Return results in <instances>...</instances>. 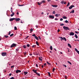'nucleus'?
<instances>
[{
	"instance_id": "f257e3e1",
	"label": "nucleus",
	"mask_w": 79,
	"mask_h": 79,
	"mask_svg": "<svg viewBox=\"0 0 79 79\" xmlns=\"http://www.w3.org/2000/svg\"><path fill=\"white\" fill-rule=\"evenodd\" d=\"M45 3V0H43L41 1V2L39 3V2H37V4L38 5H40V6L41 5V4H42V3Z\"/></svg>"
},
{
	"instance_id": "f03ea898",
	"label": "nucleus",
	"mask_w": 79,
	"mask_h": 79,
	"mask_svg": "<svg viewBox=\"0 0 79 79\" xmlns=\"http://www.w3.org/2000/svg\"><path fill=\"white\" fill-rule=\"evenodd\" d=\"M63 28L65 30H69L70 29H69V27H66L65 26H64L63 27Z\"/></svg>"
},
{
	"instance_id": "7ed1b4c3",
	"label": "nucleus",
	"mask_w": 79,
	"mask_h": 79,
	"mask_svg": "<svg viewBox=\"0 0 79 79\" xmlns=\"http://www.w3.org/2000/svg\"><path fill=\"white\" fill-rule=\"evenodd\" d=\"M16 47V44L13 43L10 46V48H12V47Z\"/></svg>"
},
{
	"instance_id": "20e7f679",
	"label": "nucleus",
	"mask_w": 79,
	"mask_h": 79,
	"mask_svg": "<svg viewBox=\"0 0 79 79\" xmlns=\"http://www.w3.org/2000/svg\"><path fill=\"white\" fill-rule=\"evenodd\" d=\"M2 56H6V52H2Z\"/></svg>"
},
{
	"instance_id": "39448f33",
	"label": "nucleus",
	"mask_w": 79,
	"mask_h": 79,
	"mask_svg": "<svg viewBox=\"0 0 79 79\" xmlns=\"http://www.w3.org/2000/svg\"><path fill=\"white\" fill-rule=\"evenodd\" d=\"M21 71L17 69L16 71V74H18L19 73H21Z\"/></svg>"
},
{
	"instance_id": "423d86ee",
	"label": "nucleus",
	"mask_w": 79,
	"mask_h": 79,
	"mask_svg": "<svg viewBox=\"0 0 79 79\" xmlns=\"http://www.w3.org/2000/svg\"><path fill=\"white\" fill-rule=\"evenodd\" d=\"M49 18H51V19H54L55 17L53 15H50L49 16Z\"/></svg>"
},
{
	"instance_id": "0eeeda50",
	"label": "nucleus",
	"mask_w": 79,
	"mask_h": 79,
	"mask_svg": "<svg viewBox=\"0 0 79 79\" xmlns=\"http://www.w3.org/2000/svg\"><path fill=\"white\" fill-rule=\"evenodd\" d=\"M15 20L17 22V21H20V19L19 18L15 19Z\"/></svg>"
},
{
	"instance_id": "6e6552de",
	"label": "nucleus",
	"mask_w": 79,
	"mask_h": 79,
	"mask_svg": "<svg viewBox=\"0 0 79 79\" xmlns=\"http://www.w3.org/2000/svg\"><path fill=\"white\" fill-rule=\"evenodd\" d=\"M15 18H11L10 19V21H13L15 20Z\"/></svg>"
},
{
	"instance_id": "1a4fd4ad",
	"label": "nucleus",
	"mask_w": 79,
	"mask_h": 79,
	"mask_svg": "<svg viewBox=\"0 0 79 79\" xmlns=\"http://www.w3.org/2000/svg\"><path fill=\"white\" fill-rule=\"evenodd\" d=\"M32 71H33V72H34L35 73V74H36L37 73V70H34V69H33L32 70Z\"/></svg>"
},
{
	"instance_id": "9d476101",
	"label": "nucleus",
	"mask_w": 79,
	"mask_h": 79,
	"mask_svg": "<svg viewBox=\"0 0 79 79\" xmlns=\"http://www.w3.org/2000/svg\"><path fill=\"white\" fill-rule=\"evenodd\" d=\"M73 7H74V5H71L70 7H69V9H72Z\"/></svg>"
},
{
	"instance_id": "9b49d317",
	"label": "nucleus",
	"mask_w": 79,
	"mask_h": 79,
	"mask_svg": "<svg viewBox=\"0 0 79 79\" xmlns=\"http://www.w3.org/2000/svg\"><path fill=\"white\" fill-rule=\"evenodd\" d=\"M74 33L73 32H71L69 34L70 35H74Z\"/></svg>"
},
{
	"instance_id": "f8f14e48",
	"label": "nucleus",
	"mask_w": 79,
	"mask_h": 79,
	"mask_svg": "<svg viewBox=\"0 0 79 79\" xmlns=\"http://www.w3.org/2000/svg\"><path fill=\"white\" fill-rule=\"evenodd\" d=\"M60 15L59 14H56L55 15V16L56 17H58V16H60Z\"/></svg>"
},
{
	"instance_id": "ddd939ff",
	"label": "nucleus",
	"mask_w": 79,
	"mask_h": 79,
	"mask_svg": "<svg viewBox=\"0 0 79 79\" xmlns=\"http://www.w3.org/2000/svg\"><path fill=\"white\" fill-rule=\"evenodd\" d=\"M52 6L53 7H57L58 6L56 5H52Z\"/></svg>"
},
{
	"instance_id": "4468645a",
	"label": "nucleus",
	"mask_w": 79,
	"mask_h": 79,
	"mask_svg": "<svg viewBox=\"0 0 79 79\" xmlns=\"http://www.w3.org/2000/svg\"><path fill=\"white\" fill-rule=\"evenodd\" d=\"M24 73L25 75H26V74H27L28 73V72H27L24 71Z\"/></svg>"
},
{
	"instance_id": "2eb2a0df",
	"label": "nucleus",
	"mask_w": 79,
	"mask_h": 79,
	"mask_svg": "<svg viewBox=\"0 0 79 79\" xmlns=\"http://www.w3.org/2000/svg\"><path fill=\"white\" fill-rule=\"evenodd\" d=\"M15 15V13H12V14H11L10 16L11 17H12V16H13Z\"/></svg>"
},
{
	"instance_id": "dca6fc26",
	"label": "nucleus",
	"mask_w": 79,
	"mask_h": 79,
	"mask_svg": "<svg viewBox=\"0 0 79 79\" xmlns=\"http://www.w3.org/2000/svg\"><path fill=\"white\" fill-rule=\"evenodd\" d=\"M35 39H36V40H39V38L37 37V36H36L35 37Z\"/></svg>"
},
{
	"instance_id": "f3484780",
	"label": "nucleus",
	"mask_w": 79,
	"mask_h": 79,
	"mask_svg": "<svg viewBox=\"0 0 79 79\" xmlns=\"http://www.w3.org/2000/svg\"><path fill=\"white\" fill-rule=\"evenodd\" d=\"M68 46H69V47H70V48H71V44H68Z\"/></svg>"
},
{
	"instance_id": "a211bd4d",
	"label": "nucleus",
	"mask_w": 79,
	"mask_h": 79,
	"mask_svg": "<svg viewBox=\"0 0 79 79\" xmlns=\"http://www.w3.org/2000/svg\"><path fill=\"white\" fill-rule=\"evenodd\" d=\"M36 44L38 45V46H39V43L37 41L36 42Z\"/></svg>"
},
{
	"instance_id": "6ab92c4d",
	"label": "nucleus",
	"mask_w": 79,
	"mask_h": 79,
	"mask_svg": "<svg viewBox=\"0 0 79 79\" xmlns=\"http://www.w3.org/2000/svg\"><path fill=\"white\" fill-rule=\"evenodd\" d=\"M50 49L51 50H53V48L52 47V46H51L50 47Z\"/></svg>"
},
{
	"instance_id": "aec40b11",
	"label": "nucleus",
	"mask_w": 79,
	"mask_h": 79,
	"mask_svg": "<svg viewBox=\"0 0 79 79\" xmlns=\"http://www.w3.org/2000/svg\"><path fill=\"white\" fill-rule=\"evenodd\" d=\"M74 13V10H73L71 12H70V13Z\"/></svg>"
},
{
	"instance_id": "412c9836",
	"label": "nucleus",
	"mask_w": 79,
	"mask_h": 79,
	"mask_svg": "<svg viewBox=\"0 0 79 79\" xmlns=\"http://www.w3.org/2000/svg\"><path fill=\"white\" fill-rule=\"evenodd\" d=\"M75 37L76 39H77V38H78V36H77V35H76V34L75 35Z\"/></svg>"
},
{
	"instance_id": "4be33fe9",
	"label": "nucleus",
	"mask_w": 79,
	"mask_h": 79,
	"mask_svg": "<svg viewBox=\"0 0 79 79\" xmlns=\"http://www.w3.org/2000/svg\"><path fill=\"white\" fill-rule=\"evenodd\" d=\"M36 74H37V76H40V73H37Z\"/></svg>"
},
{
	"instance_id": "5701e85b",
	"label": "nucleus",
	"mask_w": 79,
	"mask_h": 79,
	"mask_svg": "<svg viewBox=\"0 0 79 79\" xmlns=\"http://www.w3.org/2000/svg\"><path fill=\"white\" fill-rule=\"evenodd\" d=\"M63 19H67V18L65 16H64L63 17Z\"/></svg>"
},
{
	"instance_id": "b1692460",
	"label": "nucleus",
	"mask_w": 79,
	"mask_h": 79,
	"mask_svg": "<svg viewBox=\"0 0 79 79\" xmlns=\"http://www.w3.org/2000/svg\"><path fill=\"white\" fill-rule=\"evenodd\" d=\"M39 60L40 61H43V60L42 59H41V58H40V57H39Z\"/></svg>"
},
{
	"instance_id": "393cba45",
	"label": "nucleus",
	"mask_w": 79,
	"mask_h": 79,
	"mask_svg": "<svg viewBox=\"0 0 79 79\" xmlns=\"http://www.w3.org/2000/svg\"><path fill=\"white\" fill-rule=\"evenodd\" d=\"M67 62L68 63L70 64H72L71 63V62H70L69 61H67Z\"/></svg>"
},
{
	"instance_id": "a878e982",
	"label": "nucleus",
	"mask_w": 79,
	"mask_h": 79,
	"mask_svg": "<svg viewBox=\"0 0 79 79\" xmlns=\"http://www.w3.org/2000/svg\"><path fill=\"white\" fill-rule=\"evenodd\" d=\"M36 46V45H34L33 46H32V48H35Z\"/></svg>"
},
{
	"instance_id": "bb28decb",
	"label": "nucleus",
	"mask_w": 79,
	"mask_h": 79,
	"mask_svg": "<svg viewBox=\"0 0 79 79\" xmlns=\"http://www.w3.org/2000/svg\"><path fill=\"white\" fill-rule=\"evenodd\" d=\"M24 53V56H26V55H27V53L26 52H23Z\"/></svg>"
},
{
	"instance_id": "cd10ccee",
	"label": "nucleus",
	"mask_w": 79,
	"mask_h": 79,
	"mask_svg": "<svg viewBox=\"0 0 79 79\" xmlns=\"http://www.w3.org/2000/svg\"><path fill=\"white\" fill-rule=\"evenodd\" d=\"M48 74L49 77H51V75H50V73L49 72H48Z\"/></svg>"
},
{
	"instance_id": "c85d7f7f",
	"label": "nucleus",
	"mask_w": 79,
	"mask_h": 79,
	"mask_svg": "<svg viewBox=\"0 0 79 79\" xmlns=\"http://www.w3.org/2000/svg\"><path fill=\"white\" fill-rule=\"evenodd\" d=\"M65 23H68L69 22H68V20H66L65 21Z\"/></svg>"
},
{
	"instance_id": "c756f323",
	"label": "nucleus",
	"mask_w": 79,
	"mask_h": 79,
	"mask_svg": "<svg viewBox=\"0 0 79 79\" xmlns=\"http://www.w3.org/2000/svg\"><path fill=\"white\" fill-rule=\"evenodd\" d=\"M4 37H6V38H8L9 37V36H6V35H5Z\"/></svg>"
},
{
	"instance_id": "7c9ffc66",
	"label": "nucleus",
	"mask_w": 79,
	"mask_h": 79,
	"mask_svg": "<svg viewBox=\"0 0 79 79\" xmlns=\"http://www.w3.org/2000/svg\"><path fill=\"white\" fill-rule=\"evenodd\" d=\"M63 39H64V41H66V38H65V37H63Z\"/></svg>"
},
{
	"instance_id": "2f4dec72",
	"label": "nucleus",
	"mask_w": 79,
	"mask_h": 79,
	"mask_svg": "<svg viewBox=\"0 0 79 79\" xmlns=\"http://www.w3.org/2000/svg\"><path fill=\"white\" fill-rule=\"evenodd\" d=\"M24 48H26V45H24L23 46Z\"/></svg>"
},
{
	"instance_id": "473e14b6",
	"label": "nucleus",
	"mask_w": 79,
	"mask_h": 79,
	"mask_svg": "<svg viewBox=\"0 0 79 79\" xmlns=\"http://www.w3.org/2000/svg\"><path fill=\"white\" fill-rule=\"evenodd\" d=\"M14 30H17V27H15Z\"/></svg>"
},
{
	"instance_id": "72a5a7b5",
	"label": "nucleus",
	"mask_w": 79,
	"mask_h": 79,
	"mask_svg": "<svg viewBox=\"0 0 79 79\" xmlns=\"http://www.w3.org/2000/svg\"><path fill=\"white\" fill-rule=\"evenodd\" d=\"M13 35H14V34H12L11 35H10V37H12Z\"/></svg>"
},
{
	"instance_id": "f704fd0d",
	"label": "nucleus",
	"mask_w": 79,
	"mask_h": 79,
	"mask_svg": "<svg viewBox=\"0 0 79 79\" xmlns=\"http://www.w3.org/2000/svg\"><path fill=\"white\" fill-rule=\"evenodd\" d=\"M47 64L48 65H50V63H49V62H48L47 61Z\"/></svg>"
},
{
	"instance_id": "c9c22d12",
	"label": "nucleus",
	"mask_w": 79,
	"mask_h": 79,
	"mask_svg": "<svg viewBox=\"0 0 79 79\" xmlns=\"http://www.w3.org/2000/svg\"><path fill=\"white\" fill-rule=\"evenodd\" d=\"M69 5H70V3H69V2H68V4L67 5V6H69Z\"/></svg>"
},
{
	"instance_id": "e433bc0d",
	"label": "nucleus",
	"mask_w": 79,
	"mask_h": 79,
	"mask_svg": "<svg viewBox=\"0 0 79 79\" xmlns=\"http://www.w3.org/2000/svg\"><path fill=\"white\" fill-rule=\"evenodd\" d=\"M27 47H30V45H29V44H28L27 45Z\"/></svg>"
},
{
	"instance_id": "4c0bfd02",
	"label": "nucleus",
	"mask_w": 79,
	"mask_h": 79,
	"mask_svg": "<svg viewBox=\"0 0 79 79\" xmlns=\"http://www.w3.org/2000/svg\"><path fill=\"white\" fill-rule=\"evenodd\" d=\"M75 51H76L77 52L78 51L77 50V49L76 48H75Z\"/></svg>"
},
{
	"instance_id": "58836bf2",
	"label": "nucleus",
	"mask_w": 79,
	"mask_h": 79,
	"mask_svg": "<svg viewBox=\"0 0 79 79\" xmlns=\"http://www.w3.org/2000/svg\"><path fill=\"white\" fill-rule=\"evenodd\" d=\"M61 3V4H63V3H64V1H62L61 2H60Z\"/></svg>"
},
{
	"instance_id": "ea45409f",
	"label": "nucleus",
	"mask_w": 79,
	"mask_h": 79,
	"mask_svg": "<svg viewBox=\"0 0 79 79\" xmlns=\"http://www.w3.org/2000/svg\"><path fill=\"white\" fill-rule=\"evenodd\" d=\"M32 36H33V37H35L36 36V35H35V34H34L33 35H32Z\"/></svg>"
},
{
	"instance_id": "a19ab883",
	"label": "nucleus",
	"mask_w": 79,
	"mask_h": 79,
	"mask_svg": "<svg viewBox=\"0 0 79 79\" xmlns=\"http://www.w3.org/2000/svg\"><path fill=\"white\" fill-rule=\"evenodd\" d=\"M15 67V65H12L11 67V68H14Z\"/></svg>"
},
{
	"instance_id": "79ce46f5",
	"label": "nucleus",
	"mask_w": 79,
	"mask_h": 79,
	"mask_svg": "<svg viewBox=\"0 0 79 79\" xmlns=\"http://www.w3.org/2000/svg\"><path fill=\"white\" fill-rule=\"evenodd\" d=\"M33 31V29H32V28H31L30 29V31L31 32H32Z\"/></svg>"
},
{
	"instance_id": "37998d69",
	"label": "nucleus",
	"mask_w": 79,
	"mask_h": 79,
	"mask_svg": "<svg viewBox=\"0 0 79 79\" xmlns=\"http://www.w3.org/2000/svg\"><path fill=\"white\" fill-rule=\"evenodd\" d=\"M55 68L54 67V68H53V69H52L53 72L54 71H55Z\"/></svg>"
},
{
	"instance_id": "c03bdc74",
	"label": "nucleus",
	"mask_w": 79,
	"mask_h": 79,
	"mask_svg": "<svg viewBox=\"0 0 79 79\" xmlns=\"http://www.w3.org/2000/svg\"><path fill=\"white\" fill-rule=\"evenodd\" d=\"M64 24L63 23L60 24V26H64Z\"/></svg>"
},
{
	"instance_id": "a18cd8bd",
	"label": "nucleus",
	"mask_w": 79,
	"mask_h": 79,
	"mask_svg": "<svg viewBox=\"0 0 79 79\" xmlns=\"http://www.w3.org/2000/svg\"><path fill=\"white\" fill-rule=\"evenodd\" d=\"M52 13H53V14H55V13H55V11H54L52 12Z\"/></svg>"
},
{
	"instance_id": "49530a36",
	"label": "nucleus",
	"mask_w": 79,
	"mask_h": 79,
	"mask_svg": "<svg viewBox=\"0 0 79 79\" xmlns=\"http://www.w3.org/2000/svg\"><path fill=\"white\" fill-rule=\"evenodd\" d=\"M35 53H36V54H34V55H36V56L38 55V54L37 53V52H36Z\"/></svg>"
},
{
	"instance_id": "de8ad7c7",
	"label": "nucleus",
	"mask_w": 79,
	"mask_h": 79,
	"mask_svg": "<svg viewBox=\"0 0 79 79\" xmlns=\"http://www.w3.org/2000/svg\"><path fill=\"white\" fill-rule=\"evenodd\" d=\"M63 66H64V67H65V68H66L67 67V66L63 64Z\"/></svg>"
},
{
	"instance_id": "09e8293b",
	"label": "nucleus",
	"mask_w": 79,
	"mask_h": 79,
	"mask_svg": "<svg viewBox=\"0 0 79 79\" xmlns=\"http://www.w3.org/2000/svg\"><path fill=\"white\" fill-rule=\"evenodd\" d=\"M46 64H47L46 63H44V66H46Z\"/></svg>"
},
{
	"instance_id": "8fccbe9b",
	"label": "nucleus",
	"mask_w": 79,
	"mask_h": 79,
	"mask_svg": "<svg viewBox=\"0 0 79 79\" xmlns=\"http://www.w3.org/2000/svg\"><path fill=\"white\" fill-rule=\"evenodd\" d=\"M10 79H15L14 78V77H12L11 78H10Z\"/></svg>"
},
{
	"instance_id": "3c124183",
	"label": "nucleus",
	"mask_w": 79,
	"mask_h": 79,
	"mask_svg": "<svg viewBox=\"0 0 79 79\" xmlns=\"http://www.w3.org/2000/svg\"><path fill=\"white\" fill-rule=\"evenodd\" d=\"M60 21H63V18H61L60 19Z\"/></svg>"
},
{
	"instance_id": "603ef678",
	"label": "nucleus",
	"mask_w": 79,
	"mask_h": 79,
	"mask_svg": "<svg viewBox=\"0 0 79 79\" xmlns=\"http://www.w3.org/2000/svg\"><path fill=\"white\" fill-rule=\"evenodd\" d=\"M60 39H61L63 40L64 38H63L62 37H60Z\"/></svg>"
},
{
	"instance_id": "864d4df0",
	"label": "nucleus",
	"mask_w": 79,
	"mask_h": 79,
	"mask_svg": "<svg viewBox=\"0 0 79 79\" xmlns=\"http://www.w3.org/2000/svg\"><path fill=\"white\" fill-rule=\"evenodd\" d=\"M38 37H39V39L40 40H41V38H40V36H38Z\"/></svg>"
},
{
	"instance_id": "5fc2aeb1",
	"label": "nucleus",
	"mask_w": 79,
	"mask_h": 79,
	"mask_svg": "<svg viewBox=\"0 0 79 79\" xmlns=\"http://www.w3.org/2000/svg\"><path fill=\"white\" fill-rule=\"evenodd\" d=\"M60 29H58V31H57L58 32H60Z\"/></svg>"
},
{
	"instance_id": "6e6d98bb",
	"label": "nucleus",
	"mask_w": 79,
	"mask_h": 79,
	"mask_svg": "<svg viewBox=\"0 0 79 79\" xmlns=\"http://www.w3.org/2000/svg\"><path fill=\"white\" fill-rule=\"evenodd\" d=\"M10 34H11V31H9V33L8 34V35H10Z\"/></svg>"
},
{
	"instance_id": "4d7b16f0",
	"label": "nucleus",
	"mask_w": 79,
	"mask_h": 79,
	"mask_svg": "<svg viewBox=\"0 0 79 79\" xmlns=\"http://www.w3.org/2000/svg\"><path fill=\"white\" fill-rule=\"evenodd\" d=\"M23 5H19V6H23Z\"/></svg>"
},
{
	"instance_id": "13d9d810",
	"label": "nucleus",
	"mask_w": 79,
	"mask_h": 79,
	"mask_svg": "<svg viewBox=\"0 0 79 79\" xmlns=\"http://www.w3.org/2000/svg\"><path fill=\"white\" fill-rule=\"evenodd\" d=\"M55 20H56V21H57V20H58V19L57 18H55Z\"/></svg>"
},
{
	"instance_id": "bf43d9fd",
	"label": "nucleus",
	"mask_w": 79,
	"mask_h": 79,
	"mask_svg": "<svg viewBox=\"0 0 79 79\" xmlns=\"http://www.w3.org/2000/svg\"><path fill=\"white\" fill-rule=\"evenodd\" d=\"M65 79H67V76H65Z\"/></svg>"
},
{
	"instance_id": "052dcab7",
	"label": "nucleus",
	"mask_w": 79,
	"mask_h": 79,
	"mask_svg": "<svg viewBox=\"0 0 79 79\" xmlns=\"http://www.w3.org/2000/svg\"><path fill=\"white\" fill-rule=\"evenodd\" d=\"M12 74L11 73H10V74H9V76H11Z\"/></svg>"
},
{
	"instance_id": "680f3d73",
	"label": "nucleus",
	"mask_w": 79,
	"mask_h": 79,
	"mask_svg": "<svg viewBox=\"0 0 79 79\" xmlns=\"http://www.w3.org/2000/svg\"><path fill=\"white\" fill-rule=\"evenodd\" d=\"M75 33H76V34H78V32H77V31H75Z\"/></svg>"
},
{
	"instance_id": "e2e57ef3",
	"label": "nucleus",
	"mask_w": 79,
	"mask_h": 79,
	"mask_svg": "<svg viewBox=\"0 0 79 79\" xmlns=\"http://www.w3.org/2000/svg\"><path fill=\"white\" fill-rule=\"evenodd\" d=\"M17 15H19V12H17L16 13Z\"/></svg>"
},
{
	"instance_id": "0e129e2a",
	"label": "nucleus",
	"mask_w": 79,
	"mask_h": 79,
	"mask_svg": "<svg viewBox=\"0 0 79 79\" xmlns=\"http://www.w3.org/2000/svg\"><path fill=\"white\" fill-rule=\"evenodd\" d=\"M48 2H51V0H48Z\"/></svg>"
},
{
	"instance_id": "69168bd1",
	"label": "nucleus",
	"mask_w": 79,
	"mask_h": 79,
	"mask_svg": "<svg viewBox=\"0 0 79 79\" xmlns=\"http://www.w3.org/2000/svg\"><path fill=\"white\" fill-rule=\"evenodd\" d=\"M36 66L37 68L38 67V65L37 64H36Z\"/></svg>"
},
{
	"instance_id": "338daca9",
	"label": "nucleus",
	"mask_w": 79,
	"mask_h": 79,
	"mask_svg": "<svg viewBox=\"0 0 79 79\" xmlns=\"http://www.w3.org/2000/svg\"><path fill=\"white\" fill-rule=\"evenodd\" d=\"M16 50H17V51H18V50H19V48H17L16 49Z\"/></svg>"
},
{
	"instance_id": "774afa93",
	"label": "nucleus",
	"mask_w": 79,
	"mask_h": 79,
	"mask_svg": "<svg viewBox=\"0 0 79 79\" xmlns=\"http://www.w3.org/2000/svg\"><path fill=\"white\" fill-rule=\"evenodd\" d=\"M77 53H78V54L79 55V51H78V52H77Z\"/></svg>"
}]
</instances>
